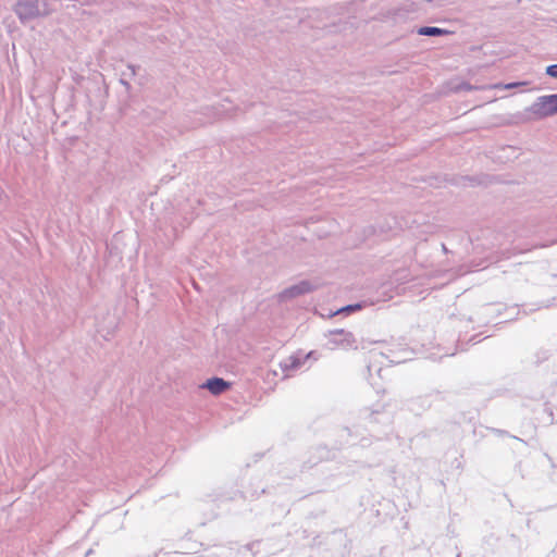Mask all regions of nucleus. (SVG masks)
<instances>
[{"label":"nucleus","instance_id":"nucleus-1","mask_svg":"<svg viewBox=\"0 0 557 557\" xmlns=\"http://www.w3.org/2000/svg\"><path fill=\"white\" fill-rule=\"evenodd\" d=\"M60 0H18L14 12L22 23L44 17L57 10Z\"/></svg>","mask_w":557,"mask_h":557},{"label":"nucleus","instance_id":"nucleus-2","mask_svg":"<svg viewBox=\"0 0 557 557\" xmlns=\"http://www.w3.org/2000/svg\"><path fill=\"white\" fill-rule=\"evenodd\" d=\"M525 112L531 113L534 120H541L557 113V94L539 97Z\"/></svg>","mask_w":557,"mask_h":557},{"label":"nucleus","instance_id":"nucleus-3","mask_svg":"<svg viewBox=\"0 0 557 557\" xmlns=\"http://www.w3.org/2000/svg\"><path fill=\"white\" fill-rule=\"evenodd\" d=\"M325 336L327 337L326 347L330 349L355 347L356 338L354 334L343 329L331 330Z\"/></svg>","mask_w":557,"mask_h":557},{"label":"nucleus","instance_id":"nucleus-4","mask_svg":"<svg viewBox=\"0 0 557 557\" xmlns=\"http://www.w3.org/2000/svg\"><path fill=\"white\" fill-rule=\"evenodd\" d=\"M315 286L309 281H301L298 284L292 285L280 293L278 298L281 301H287L299 296L306 295L314 290Z\"/></svg>","mask_w":557,"mask_h":557},{"label":"nucleus","instance_id":"nucleus-5","mask_svg":"<svg viewBox=\"0 0 557 557\" xmlns=\"http://www.w3.org/2000/svg\"><path fill=\"white\" fill-rule=\"evenodd\" d=\"M313 356V351L308 352L306 356L294 355L281 362V367L284 371L299 369L307 359Z\"/></svg>","mask_w":557,"mask_h":557},{"label":"nucleus","instance_id":"nucleus-6","mask_svg":"<svg viewBox=\"0 0 557 557\" xmlns=\"http://www.w3.org/2000/svg\"><path fill=\"white\" fill-rule=\"evenodd\" d=\"M231 384L222 377H211L202 385L213 395H220L230 388Z\"/></svg>","mask_w":557,"mask_h":557},{"label":"nucleus","instance_id":"nucleus-7","mask_svg":"<svg viewBox=\"0 0 557 557\" xmlns=\"http://www.w3.org/2000/svg\"><path fill=\"white\" fill-rule=\"evenodd\" d=\"M418 34L421 36H443L448 34V30L435 26H423L418 29Z\"/></svg>","mask_w":557,"mask_h":557},{"label":"nucleus","instance_id":"nucleus-8","mask_svg":"<svg viewBox=\"0 0 557 557\" xmlns=\"http://www.w3.org/2000/svg\"><path fill=\"white\" fill-rule=\"evenodd\" d=\"M361 305L360 304H355V305H348L346 307H343L342 309H339L337 311V313H342V312H352V311H356V310H359L361 309Z\"/></svg>","mask_w":557,"mask_h":557},{"label":"nucleus","instance_id":"nucleus-9","mask_svg":"<svg viewBox=\"0 0 557 557\" xmlns=\"http://www.w3.org/2000/svg\"><path fill=\"white\" fill-rule=\"evenodd\" d=\"M546 74L550 77L557 78V64H552L546 67Z\"/></svg>","mask_w":557,"mask_h":557},{"label":"nucleus","instance_id":"nucleus-10","mask_svg":"<svg viewBox=\"0 0 557 557\" xmlns=\"http://www.w3.org/2000/svg\"><path fill=\"white\" fill-rule=\"evenodd\" d=\"M522 85H527V82L510 83V84L505 85V88L510 89V88H513L517 86H522Z\"/></svg>","mask_w":557,"mask_h":557},{"label":"nucleus","instance_id":"nucleus-11","mask_svg":"<svg viewBox=\"0 0 557 557\" xmlns=\"http://www.w3.org/2000/svg\"><path fill=\"white\" fill-rule=\"evenodd\" d=\"M128 69L131 70V75L134 76L136 74V67L134 65H128Z\"/></svg>","mask_w":557,"mask_h":557},{"label":"nucleus","instance_id":"nucleus-12","mask_svg":"<svg viewBox=\"0 0 557 557\" xmlns=\"http://www.w3.org/2000/svg\"><path fill=\"white\" fill-rule=\"evenodd\" d=\"M120 83L124 85L126 88H129V84L124 78H121Z\"/></svg>","mask_w":557,"mask_h":557},{"label":"nucleus","instance_id":"nucleus-13","mask_svg":"<svg viewBox=\"0 0 557 557\" xmlns=\"http://www.w3.org/2000/svg\"><path fill=\"white\" fill-rule=\"evenodd\" d=\"M3 196H4V191H3V189L0 187V201H2Z\"/></svg>","mask_w":557,"mask_h":557}]
</instances>
